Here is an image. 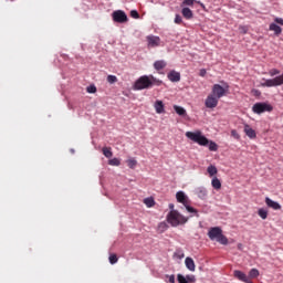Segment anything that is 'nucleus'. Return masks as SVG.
<instances>
[{
    "label": "nucleus",
    "instance_id": "f257e3e1",
    "mask_svg": "<svg viewBox=\"0 0 283 283\" xmlns=\"http://www.w3.org/2000/svg\"><path fill=\"white\" fill-rule=\"evenodd\" d=\"M186 137H188L189 140H192V143H197V145H200L201 147H207V145H209L210 151H216L218 149V144L214 142H209V139L202 135V132L200 130L187 132Z\"/></svg>",
    "mask_w": 283,
    "mask_h": 283
},
{
    "label": "nucleus",
    "instance_id": "f03ea898",
    "mask_svg": "<svg viewBox=\"0 0 283 283\" xmlns=\"http://www.w3.org/2000/svg\"><path fill=\"white\" fill-rule=\"evenodd\" d=\"M153 85L160 86L163 85V81L154 77V75H143L138 80H136L134 84V90H149Z\"/></svg>",
    "mask_w": 283,
    "mask_h": 283
},
{
    "label": "nucleus",
    "instance_id": "7ed1b4c3",
    "mask_svg": "<svg viewBox=\"0 0 283 283\" xmlns=\"http://www.w3.org/2000/svg\"><path fill=\"white\" fill-rule=\"evenodd\" d=\"M208 238L210 240H216V242H219V244H229V239L222 234V228L220 227L210 228L208 231Z\"/></svg>",
    "mask_w": 283,
    "mask_h": 283
},
{
    "label": "nucleus",
    "instance_id": "20e7f679",
    "mask_svg": "<svg viewBox=\"0 0 283 283\" xmlns=\"http://www.w3.org/2000/svg\"><path fill=\"white\" fill-rule=\"evenodd\" d=\"M187 218L180 214L177 210H171L167 216V221L171 227H178L179 224L187 223Z\"/></svg>",
    "mask_w": 283,
    "mask_h": 283
},
{
    "label": "nucleus",
    "instance_id": "39448f33",
    "mask_svg": "<svg viewBox=\"0 0 283 283\" xmlns=\"http://www.w3.org/2000/svg\"><path fill=\"white\" fill-rule=\"evenodd\" d=\"M254 114H264V112H273V106L266 102H259L252 106Z\"/></svg>",
    "mask_w": 283,
    "mask_h": 283
},
{
    "label": "nucleus",
    "instance_id": "423d86ee",
    "mask_svg": "<svg viewBox=\"0 0 283 283\" xmlns=\"http://www.w3.org/2000/svg\"><path fill=\"white\" fill-rule=\"evenodd\" d=\"M112 17L115 23H127L128 21L127 13H125L123 10L114 11Z\"/></svg>",
    "mask_w": 283,
    "mask_h": 283
},
{
    "label": "nucleus",
    "instance_id": "0eeeda50",
    "mask_svg": "<svg viewBox=\"0 0 283 283\" xmlns=\"http://www.w3.org/2000/svg\"><path fill=\"white\" fill-rule=\"evenodd\" d=\"M229 92V86L227 85L226 87H222L220 84H214L212 86V95L216 96L217 98H222Z\"/></svg>",
    "mask_w": 283,
    "mask_h": 283
},
{
    "label": "nucleus",
    "instance_id": "6e6552de",
    "mask_svg": "<svg viewBox=\"0 0 283 283\" xmlns=\"http://www.w3.org/2000/svg\"><path fill=\"white\" fill-rule=\"evenodd\" d=\"M218 101H220V98H218L216 95H208V97L206 98V107H208V109H213L218 107Z\"/></svg>",
    "mask_w": 283,
    "mask_h": 283
},
{
    "label": "nucleus",
    "instance_id": "1a4fd4ad",
    "mask_svg": "<svg viewBox=\"0 0 283 283\" xmlns=\"http://www.w3.org/2000/svg\"><path fill=\"white\" fill-rule=\"evenodd\" d=\"M265 205L270 207V209H274V211H280L282 209V206L277 201H273L271 198H265Z\"/></svg>",
    "mask_w": 283,
    "mask_h": 283
},
{
    "label": "nucleus",
    "instance_id": "9d476101",
    "mask_svg": "<svg viewBox=\"0 0 283 283\" xmlns=\"http://www.w3.org/2000/svg\"><path fill=\"white\" fill-rule=\"evenodd\" d=\"M149 48H158L160 45V38L155 35L147 36Z\"/></svg>",
    "mask_w": 283,
    "mask_h": 283
},
{
    "label": "nucleus",
    "instance_id": "9b49d317",
    "mask_svg": "<svg viewBox=\"0 0 283 283\" xmlns=\"http://www.w3.org/2000/svg\"><path fill=\"white\" fill-rule=\"evenodd\" d=\"M244 134L249 136L251 139L258 138V134L255 133V129L251 128L249 124H244Z\"/></svg>",
    "mask_w": 283,
    "mask_h": 283
},
{
    "label": "nucleus",
    "instance_id": "f8f14e48",
    "mask_svg": "<svg viewBox=\"0 0 283 283\" xmlns=\"http://www.w3.org/2000/svg\"><path fill=\"white\" fill-rule=\"evenodd\" d=\"M156 114H165V104L163 103V101L157 99L154 104Z\"/></svg>",
    "mask_w": 283,
    "mask_h": 283
},
{
    "label": "nucleus",
    "instance_id": "ddd939ff",
    "mask_svg": "<svg viewBox=\"0 0 283 283\" xmlns=\"http://www.w3.org/2000/svg\"><path fill=\"white\" fill-rule=\"evenodd\" d=\"M185 264L188 271H196V262H193V259L187 256L185 260Z\"/></svg>",
    "mask_w": 283,
    "mask_h": 283
},
{
    "label": "nucleus",
    "instance_id": "4468645a",
    "mask_svg": "<svg viewBox=\"0 0 283 283\" xmlns=\"http://www.w3.org/2000/svg\"><path fill=\"white\" fill-rule=\"evenodd\" d=\"M168 78L171 81V83H178L180 81V74L176 71H170L168 73Z\"/></svg>",
    "mask_w": 283,
    "mask_h": 283
},
{
    "label": "nucleus",
    "instance_id": "2eb2a0df",
    "mask_svg": "<svg viewBox=\"0 0 283 283\" xmlns=\"http://www.w3.org/2000/svg\"><path fill=\"white\" fill-rule=\"evenodd\" d=\"M181 14H182L184 19H187V20L193 19V11H191V9H189L187 7H185L181 10Z\"/></svg>",
    "mask_w": 283,
    "mask_h": 283
},
{
    "label": "nucleus",
    "instance_id": "dca6fc26",
    "mask_svg": "<svg viewBox=\"0 0 283 283\" xmlns=\"http://www.w3.org/2000/svg\"><path fill=\"white\" fill-rule=\"evenodd\" d=\"M177 201H179L181 205L187 206V195L182 191H178L176 193Z\"/></svg>",
    "mask_w": 283,
    "mask_h": 283
},
{
    "label": "nucleus",
    "instance_id": "f3484780",
    "mask_svg": "<svg viewBox=\"0 0 283 283\" xmlns=\"http://www.w3.org/2000/svg\"><path fill=\"white\" fill-rule=\"evenodd\" d=\"M270 30H271V32H274V34L276 36H280V34H282V29L276 23H271L270 24Z\"/></svg>",
    "mask_w": 283,
    "mask_h": 283
},
{
    "label": "nucleus",
    "instance_id": "a211bd4d",
    "mask_svg": "<svg viewBox=\"0 0 283 283\" xmlns=\"http://www.w3.org/2000/svg\"><path fill=\"white\" fill-rule=\"evenodd\" d=\"M211 185L217 191H219V189H222V182L220 181V179H218V177L212 178Z\"/></svg>",
    "mask_w": 283,
    "mask_h": 283
},
{
    "label": "nucleus",
    "instance_id": "6ab92c4d",
    "mask_svg": "<svg viewBox=\"0 0 283 283\" xmlns=\"http://www.w3.org/2000/svg\"><path fill=\"white\" fill-rule=\"evenodd\" d=\"M154 67H155V70H157V71L165 70V67H167V62H165V61H163V60L156 61V62L154 63Z\"/></svg>",
    "mask_w": 283,
    "mask_h": 283
},
{
    "label": "nucleus",
    "instance_id": "aec40b11",
    "mask_svg": "<svg viewBox=\"0 0 283 283\" xmlns=\"http://www.w3.org/2000/svg\"><path fill=\"white\" fill-rule=\"evenodd\" d=\"M174 109L178 116H187V109H185L182 106L175 105Z\"/></svg>",
    "mask_w": 283,
    "mask_h": 283
},
{
    "label": "nucleus",
    "instance_id": "412c9836",
    "mask_svg": "<svg viewBox=\"0 0 283 283\" xmlns=\"http://www.w3.org/2000/svg\"><path fill=\"white\" fill-rule=\"evenodd\" d=\"M102 154L105 156V158H112V156H114V153H112V147H104L102 149Z\"/></svg>",
    "mask_w": 283,
    "mask_h": 283
},
{
    "label": "nucleus",
    "instance_id": "4be33fe9",
    "mask_svg": "<svg viewBox=\"0 0 283 283\" xmlns=\"http://www.w3.org/2000/svg\"><path fill=\"white\" fill-rule=\"evenodd\" d=\"M260 275V271L258 269H252L249 272V280H255V277H258Z\"/></svg>",
    "mask_w": 283,
    "mask_h": 283
},
{
    "label": "nucleus",
    "instance_id": "5701e85b",
    "mask_svg": "<svg viewBox=\"0 0 283 283\" xmlns=\"http://www.w3.org/2000/svg\"><path fill=\"white\" fill-rule=\"evenodd\" d=\"M144 205H146L148 208H151L156 205V201L154 200V197H148L144 199Z\"/></svg>",
    "mask_w": 283,
    "mask_h": 283
},
{
    "label": "nucleus",
    "instance_id": "b1692460",
    "mask_svg": "<svg viewBox=\"0 0 283 283\" xmlns=\"http://www.w3.org/2000/svg\"><path fill=\"white\" fill-rule=\"evenodd\" d=\"M207 171H208L210 177H213V176H216V174H218V168H216V166H213V165H210L207 168Z\"/></svg>",
    "mask_w": 283,
    "mask_h": 283
},
{
    "label": "nucleus",
    "instance_id": "393cba45",
    "mask_svg": "<svg viewBox=\"0 0 283 283\" xmlns=\"http://www.w3.org/2000/svg\"><path fill=\"white\" fill-rule=\"evenodd\" d=\"M258 214L260 216V218H262V220H266V218H269V211H266V209H259Z\"/></svg>",
    "mask_w": 283,
    "mask_h": 283
},
{
    "label": "nucleus",
    "instance_id": "a878e982",
    "mask_svg": "<svg viewBox=\"0 0 283 283\" xmlns=\"http://www.w3.org/2000/svg\"><path fill=\"white\" fill-rule=\"evenodd\" d=\"M197 196L198 198H201L203 200V198H207V189L205 188L197 189Z\"/></svg>",
    "mask_w": 283,
    "mask_h": 283
},
{
    "label": "nucleus",
    "instance_id": "bb28decb",
    "mask_svg": "<svg viewBox=\"0 0 283 283\" xmlns=\"http://www.w3.org/2000/svg\"><path fill=\"white\" fill-rule=\"evenodd\" d=\"M108 165H111L112 167H120V159L113 158V159L108 160Z\"/></svg>",
    "mask_w": 283,
    "mask_h": 283
},
{
    "label": "nucleus",
    "instance_id": "cd10ccee",
    "mask_svg": "<svg viewBox=\"0 0 283 283\" xmlns=\"http://www.w3.org/2000/svg\"><path fill=\"white\" fill-rule=\"evenodd\" d=\"M127 165H128L129 169H136L138 161H136V159L132 158V159L127 160Z\"/></svg>",
    "mask_w": 283,
    "mask_h": 283
},
{
    "label": "nucleus",
    "instance_id": "c85d7f7f",
    "mask_svg": "<svg viewBox=\"0 0 283 283\" xmlns=\"http://www.w3.org/2000/svg\"><path fill=\"white\" fill-rule=\"evenodd\" d=\"M107 82L112 84L117 83L118 82V77H116V75H108L107 76Z\"/></svg>",
    "mask_w": 283,
    "mask_h": 283
},
{
    "label": "nucleus",
    "instance_id": "c756f323",
    "mask_svg": "<svg viewBox=\"0 0 283 283\" xmlns=\"http://www.w3.org/2000/svg\"><path fill=\"white\" fill-rule=\"evenodd\" d=\"M108 260L111 264H116V262H118V256L116 254H111Z\"/></svg>",
    "mask_w": 283,
    "mask_h": 283
},
{
    "label": "nucleus",
    "instance_id": "7c9ffc66",
    "mask_svg": "<svg viewBox=\"0 0 283 283\" xmlns=\"http://www.w3.org/2000/svg\"><path fill=\"white\" fill-rule=\"evenodd\" d=\"M86 92L88 94H96V86L95 85H90L86 87Z\"/></svg>",
    "mask_w": 283,
    "mask_h": 283
},
{
    "label": "nucleus",
    "instance_id": "2f4dec72",
    "mask_svg": "<svg viewBox=\"0 0 283 283\" xmlns=\"http://www.w3.org/2000/svg\"><path fill=\"white\" fill-rule=\"evenodd\" d=\"M277 74H280V70H277V69H271L269 71L270 76H277Z\"/></svg>",
    "mask_w": 283,
    "mask_h": 283
},
{
    "label": "nucleus",
    "instance_id": "473e14b6",
    "mask_svg": "<svg viewBox=\"0 0 283 283\" xmlns=\"http://www.w3.org/2000/svg\"><path fill=\"white\" fill-rule=\"evenodd\" d=\"M185 207H186L188 213H198V210H196L193 207L187 206V203Z\"/></svg>",
    "mask_w": 283,
    "mask_h": 283
},
{
    "label": "nucleus",
    "instance_id": "72a5a7b5",
    "mask_svg": "<svg viewBox=\"0 0 283 283\" xmlns=\"http://www.w3.org/2000/svg\"><path fill=\"white\" fill-rule=\"evenodd\" d=\"M130 17H132L133 19H140V14H139L138 11H136V10H132V11H130Z\"/></svg>",
    "mask_w": 283,
    "mask_h": 283
},
{
    "label": "nucleus",
    "instance_id": "f704fd0d",
    "mask_svg": "<svg viewBox=\"0 0 283 283\" xmlns=\"http://www.w3.org/2000/svg\"><path fill=\"white\" fill-rule=\"evenodd\" d=\"M232 138H235V140H240V134H238V130L232 129L231 130Z\"/></svg>",
    "mask_w": 283,
    "mask_h": 283
},
{
    "label": "nucleus",
    "instance_id": "c9c22d12",
    "mask_svg": "<svg viewBox=\"0 0 283 283\" xmlns=\"http://www.w3.org/2000/svg\"><path fill=\"white\" fill-rule=\"evenodd\" d=\"M175 23L177 25H180V23H182V17L180 14H176L175 17Z\"/></svg>",
    "mask_w": 283,
    "mask_h": 283
},
{
    "label": "nucleus",
    "instance_id": "e433bc0d",
    "mask_svg": "<svg viewBox=\"0 0 283 283\" xmlns=\"http://www.w3.org/2000/svg\"><path fill=\"white\" fill-rule=\"evenodd\" d=\"M195 2H196V0H184L181 6H193Z\"/></svg>",
    "mask_w": 283,
    "mask_h": 283
},
{
    "label": "nucleus",
    "instance_id": "4c0bfd02",
    "mask_svg": "<svg viewBox=\"0 0 283 283\" xmlns=\"http://www.w3.org/2000/svg\"><path fill=\"white\" fill-rule=\"evenodd\" d=\"M186 280H187L188 283H193V282H196V276L195 275H187Z\"/></svg>",
    "mask_w": 283,
    "mask_h": 283
},
{
    "label": "nucleus",
    "instance_id": "58836bf2",
    "mask_svg": "<svg viewBox=\"0 0 283 283\" xmlns=\"http://www.w3.org/2000/svg\"><path fill=\"white\" fill-rule=\"evenodd\" d=\"M168 277L169 283H176V276L175 275H166Z\"/></svg>",
    "mask_w": 283,
    "mask_h": 283
},
{
    "label": "nucleus",
    "instance_id": "ea45409f",
    "mask_svg": "<svg viewBox=\"0 0 283 283\" xmlns=\"http://www.w3.org/2000/svg\"><path fill=\"white\" fill-rule=\"evenodd\" d=\"M175 255H177L179 260H182V258H185V253H182V251H177Z\"/></svg>",
    "mask_w": 283,
    "mask_h": 283
},
{
    "label": "nucleus",
    "instance_id": "a19ab883",
    "mask_svg": "<svg viewBox=\"0 0 283 283\" xmlns=\"http://www.w3.org/2000/svg\"><path fill=\"white\" fill-rule=\"evenodd\" d=\"M274 21H275V23H277L279 25H283V19H282V18H275Z\"/></svg>",
    "mask_w": 283,
    "mask_h": 283
},
{
    "label": "nucleus",
    "instance_id": "79ce46f5",
    "mask_svg": "<svg viewBox=\"0 0 283 283\" xmlns=\"http://www.w3.org/2000/svg\"><path fill=\"white\" fill-rule=\"evenodd\" d=\"M199 76H207V70L201 69V70L199 71Z\"/></svg>",
    "mask_w": 283,
    "mask_h": 283
},
{
    "label": "nucleus",
    "instance_id": "37998d69",
    "mask_svg": "<svg viewBox=\"0 0 283 283\" xmlns=\"http://www.w3.org/2000/svg\"><path fill=\"white\" fill-rule=\"evenodd\" d=\"M239 30H240L243 34H247V32H248L247 27H240Z\"/></svg>",
    "mask_w": 283,
    "mask_h": 283
},
{
    "label": "nucleus",
    "instance_id": "c03bdc74",
    "mask_svg": "<svg viewBox=\"0 0 283 283\" xmlns=\"http://www.w3.org/2000/svg\"><path fill=\"white\" fill-rule=\"evenodd\" d=\"M195 3H198L201 8H205V3L200 2V1L195 0Z\"/></svg>",
    "mask_w": 283,
    "mask_h": 283
},
{
    "label": "nucleus",
    "instance_id": "a18cd8bd",
    "mask_svg": "<svg viewBox=\"0 0 283 283\" xmlns=\"http://www.w3.org/2000/svg\"><path fill=\"white\" fill-rule=\"evenodd\" d=\"M169 209L174 210V203L169 205Z\"/></svg>",
    "mask_w": 283,
    "mask_h": 283
},
{
    "label": "nucleus",
    "instance_id": "49530a36",
    "mask_svg": "<svg viewBox=\"0 0 283 283\" xmlns=\"http://www.w3.org/2000/svg\"><path fill=\"white\" fill-rule=\"evenodd\" d=\"M159 227H165V223H160Z\"/></svg>",
    "mask_w": 283,
    "mask_h": 283
}]
</instances>
